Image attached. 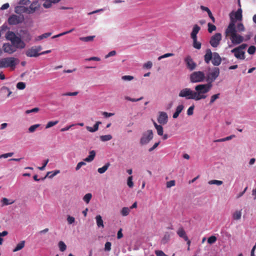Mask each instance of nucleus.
<instances>
[{"label": "nucleus", "instance_id": "f257e3e1", "mask_svg": "<svg viewBox=\"0 0 256 256\" xmlns=\"http://www.w3.org/2000/svg\"><path fill=\"white\" fill-rule=\"evenodd\" d=\"M246 30V28L242 22H238L236 24L233 18L230 16V22L225 30L224 34L226 38L230 40L231 44H228L229 48H232L246 41L250 38V36H243L239 33Z\"/></svg>", "mask_w": 256, "mask_h": 256}, {"label": "nucleus", "instance_id": "f03ea898", "mask_svg": "<svg viewBox=\"0 0 256 256\" xmlns=\"http://www.w3.org/2000/svg\"><path fill=\"white\" fill-rule=\"evenodd\" d=\"M212 84H199L195 86L194 91L196 101L206 98V94L211 90Z\"/></svg>", "mask_w": 256, "mask_h": 256}, {"label": "nucleus", "instance_id": "7ed1b4c3", "mask_svg": "<svg viewBox=\"0 0 256 256\" xmlns=\"http://www.w3.org/2000/svg\"><path fill=\"white\" fill-rule=\"evenodd\" d=\"M6 39L11 42L15 48L18 49H23L26 47V44L21 38L18 36L12 31H8L5 35Z\"/></svg>", "mask_w": 256, "mask_h": 256}, {"label": "nucleus", "instance_id": "20e7f679", "mask_svg": "<svg viewBox=\"0 0 256 256\" xmlns=\"http://www.w3.org/2000/svg\"><path fill=\"white\" fill-rule=\"evenodd\" d=\"M204 60L206 63L209 64L212 60L214 66H218L222 62V58L218 52H212L210 49H207L204 56Z\"/></svg>", "mask_w": 256, "mask_h": 256}, {"label": "nucleus", "instance_id": "39448f33", "mask_svg": "<svg viewBox=\"0 0 256 256\" xmlns=\"http://www.w3.org/2000/svg\"><path fill=\"white\" fill-rule=\"evenodd\" d=\"M40 6L38 2H34L28 8L24 6H16L15 8V12L16 13L24 12L28 14H32L39 8Z\"/></svg>", "mask_w": 256, "mask_h": 256}, {"label": "nucleus", "instance_id": "423d86ee", "mask_svg": "<svg viewBox=\"0 0 256 256\" xmlns=\"http://www.w3.org/2000/svg\"><path fill=\"white\" fill-rule=\"evenodd\" d=\"M19 62V60L14 57L6 58L0 60V68L10 67L14 69Z\"/></svg>", "mask_w": 256, "mask_h": 256}, {"label": "nucleus", "instance_id": "0eeeda50", "mask_svg": "<svg viewBox=\"0 0 256 256\" xmlns=\"http://www.w3.org/2000/svg\"><path fill=\"white\" fill-rule=\"evenodd\" d=\"M209 72L206 76V80L208 84H212V83L217 78L220 74L218 68L214 67L208 69Z\"/></svg>", "mask_w": 256, "mask_h": 256}, {"label": "nucleus", "instance_id": "6e6552de", "mask_svg": "<svg viewBox=\"0 0 256 256\" xmlns=\"http://www.w3.org/2000/svg\"><path fill=\"white\" fill-rule=\"evenodd\" d=\"M178 96L185 98L186 100H193L196 101L195 91L190 88L182 89L178 93Z\"/></svg>", "mask_w": 256, "mask_h": 256}, {"label": "nucleus", "instance_id": "1a4fd4ad", "mask_svg": "<svg viewBox=\"0 0 256 256\" xmlns=\"http://www.w3.org/2000/svg\"><path fill=\"white\" fill-rule=\"evenodd\" d=\"M204 73L202 71L193 72L190 75V80L192 83L202 82L206 79Z\"/></svg>", "mask_w": 256, "mask_h": 256}, {"label": "nucleus", "instance_id": "9d476101", "mask_svg": "<svg viewBox=\"0 0 256 256\" xmlns=\"http://www.w3.org/2000/svg\"><path fill=\"white\" fill-rule=\"evenodd\" d=\"M153 138L152 130H149L144 132L140 139V144L142 146L146 145Z\"/></svg>", "mask_w": 256, "mask_h": 256}, {"label": "nucleus", "instance_id": "9b49d317", "mask_svg": "<svg viewBox=\"0 0 256 256\" xmlns=\"http://www.w3.org/2000/svg\"><path fill=\"white\" fill-rule=\"evenodd\" d=\"M42 49L41 46H34L28 50L26 54L28 57H37L40 56L39 52Z\"/></svg>", "mask_w": 256, "mask_h": 256}, {"label": "nucleus", "instance_id": "f8f14e48", "mask_svg": "<svg viewBox=\"0 0 256 256\" xmlns=\"http://www.w3.org/2000/svg\"><path fill=\"white\" fill-rule=\"evenodd\" d=\"M222 38V36L220 33H216L210 38V43L212 46L216 48L220 44V42Z\"/></svg>", "mask_w": 256, "mask_h": 256}, {"label": "nucleus", "instance_id": "ddd939ff", "mask_svg": "<svg viewBox=\"0 0 256 256\" xmlns=\"http://www.w3.org/2000/svg\"><path fill=\"white\" fill-rule=\"evenodd\" d=\"M24 20V17L20 16L12 15L8 18V22L10 24L16 25L22 23Z\"/></svg>", "mask_w": 256, "mask_h": 256}, {"label": "nucleus", "instance_id": "4468645a", "mask_svg": "<svg viewBox=\"0 0 256 256\" xmlns=\"http://www.w3.org/2000/svg\"><path fill=\"white\" fill-rule=\"evenodd\" d=\"M230 16L234 18V20L235 21L236 24V21H238V22H242L241 21L242 19V10L241 8H238L236 12H232L230 14Z\"/></svg>", "mask_w": 256, "mask_h": 256}, {"label": "nucleus", "instance_id": "2eb2a0df", "mask_svg": "<svg viewBox=\"0 0 256 256\" xmlns=\"http://www.w3.org/2000/svg\"><path fill=\"white\" fill-rule=\"evenodd\" d=\"M2 50L4 52L8 54H12L17 50L12 42L11 44L8 42L4 44L2 46Z\"/></svg>", "mask_w": 256, "mask_h": 256}, {"label": "nucleus", "instance_id": "dca6fc26", "mask_svg": "<svg viewBox=\"0 0 256 256\" xmlns=\"http://www.w3.org/2000/svg\"><path fill=\"white\" fill-rule=\"evenodd\" d=\"M231 53L234 54V56L238 60H244L245 59V52L242 51L236 47L232 50Z\"/></svg>", "mask_w": 256, "mask_h": 256}, {"label": "nucleus", "instance_id": "f3484780", "mask_svg": "<svg viewBox=\"0 0 256 256\" xmlns=\"http://www.w3.org/2000/svg\"><path fill=\"white\" fill-rule=\"evenodd\" d=\"M168 120V116L166 112H159V116L158 118V122L161 124H166Z\"/></svg>", "mask_w": 256, "mask_h": 256}, {"label": "nucleus", "instance_id": "a211bd4d", "mask_svg": "<svg viewBox=\"0 0 256 256\" xmlns=\"http://www.w3.org/2000/svg\"><path fill=\"white\" fill-rule=\"evenodd\" d=\"M184 60H185V62H186V66H187L188 68L190 70H192L194 69H195V68L196 66V64L193 61L192 59V58L190 56H187L185 58Z\"/></svg>", "mask_w": 256, "mask_h": 256}, {"label": "nucleus", "instance_id": "6ab92c4d", "mask_svg": "<svg viewBox=\"0 0 256 256\" xmlns=\"http://www.w3.org/2000/svg\"><path fill=\"white\" fill-rule=\"evenodd\" d=\"M15 200L12 199H8L6 198H2L0 200L1 206L2 207L13 204Z\"/></svg>", "mask_w": 256, "mask_h": 256}, {"label": "nucleus", "instance_id": "aec40b11", "mask_svg": "<svg viewBox=\"0 0 256 256\" xmlns=\"http://www.w3.org/2000/svg\"><path fill=\"white\" fill-rule=\"evenodd\" d=\"M101 124L102 122H100L98 121L96 122L93 127L86 126V129L90 132H96L98 130L99 125Z\"/></svg>", "mask_w": 256, "mask_h": 256}, {"label": "nucleus", "instance_id": "412c9836", "mask_svg": "<svg viewBox=\"0 0 256 256\" xmlns=\"http://www.w3.org/2000/svg\"><path fill=\"white\" fill-rule=\"evenodd\" d=\"M200 28L197 24L194 25L192 30L190 34V37L192 38H197V34L199 32Z\"/></svg>", "mask_w": 256, "mask_h": 256}, {"label": "nucleus", "instance_id": "4be33fe9", "mask_svg": "<svg viewBox=\"0 0 256 256\" xmlns=\"http://www.w3.org/2000/svg\"><path fill=\"white\" fill-rule=\"evenodd\" d=\"M184 108V106L182 104H179L176 109V111L173 114L172 118H176L180 113L182 112V110Z\"/></svg>", "mask_w": 256, "mask_h": 256}, {"label": "nucleus", "instance_id": "5701e85b", "mask_svg": "<svg viewBox=\"0 0 256 256\" xmlns=\"http://www.w3.org/2000/svg\"><path fill=\"white\" fill-rule=\"evenodd\" d=\"M96 156V152L94 150H92L90 152H89V156L86 158L84 160V162H92Z\"/></svg>", "mask_w": 256, "mask_h": 256}, {"label": "nucleus", "instance_id": "b1692460", "mask_svg": "<svg viewBox=\"0 0 256 256\" xmlns=\"http://www.w3.org/2000/svg\"><path fill=\"white\" fill-rule=\"evenodd\" d=\"M177 234L180 237L183 238L184 240H188V236L182 228H178L177 231Z\"/></svg>", "mask_w": 256, "mask_h": 256}, {"label": "nucleus", "instance_id": "393cba45", "mask_svg": "<svg viewBox=\"0 0 256 256\" xmlns=\"http://www.w3.org/2000/svg\"><path fill=\"white\" fill-rule=\"evenodd\" d=\"M96 223L98 228H104V221L101 216L97 215L96 218Z\"/></svg>", "mask_w": 256, "mask_h": 256}, {"label": "nucleus", "instance_id": "a878e982", "mask_svg": "<svg viewBox=\"0 0 256 256\" xmlns=\"http://www.w3.org/2000/svg\"><path fill=\"white\" fill-rule=\"evenodd\" d=\"M242 212L241 210H236L232 215V218L234 220H240L242 217Z\"/></svg>", "mask_w": 256, "mask_h": 256}, {"label": "nucleus", "instance_id": "bb28decb", "mask_svg": "<svg viewBox=\"0 0 256 256\" xmlns=\"http://www.w3.org/2000/svg\"><path fill=\"white\" fill-rule=\"evenodd\" d=\"M110 166V164L109 162H107L102 167L98 169V172L100 174L104 173L107 170Z\"/></svg>", "mask_w": 256, "mask_h": 256}, {"label": "nucleus", "instance_id": "cd10ccee", "mask_svg": "<svg viewBox=\"0 0 256 256\" xmlns=\"http://www.w3.org/2000/svg\"><path fill=\"white\" fill-rule=\"evenodd\" d=\"M155 128L157 130V133L159 136L163 135V128L161 125L158 124L156 122H154Z\"/></svg>", "mask_w": 256, "mask_h": 256}, {"label": "nucleus", "instance_id": "c85d7f7f", "mask_svg": "<svg viewBox=\"0 0 256 256\" xmlns=\"http://www.w3.org/2000/svg\"><path fill=\"white\" fill-rule=\"evenodd\" d=\"M24 244L25 242L24 240L21 241L16 245V248L13 250V252H16L18 250H20L24 248Z\"/></svg>", "mask_w": 256, "mask_h": 256}, {"label": "nucleus", "instance_id": "c756f323", "mask_svg": "<svg viewBox=\"0 0 256 256\" xmlns=\"http://www.w3.org/2000/svg\"><path fill=\"white\" fill-rule=\"evenodd\" d=\"M22 34H24L23 38L25 41L28 42L32 40V36L28 31H23Z\"/></svg>", "mask_w": 256, "mask_h": 256}, {"label": "nucleus", "instance_id": "7c9ffc66", "mask_svg": "<svg viewBox=\"0 0 256 256\" xmlns=\"http://www.w3.org/2000/svg\"><path fill=\"white\" fill-rule=\"evenodd\" d=\"M112 138V136L110 134H106L101 136L100 137V139L102 142H105L107 141H109L111 140Z\"/></svg>", "mask_w": 256, "mask_h": 256}, {"label": "nucleus", "instance_id": "2f4dec72", "mask_svg": "<svg viewBox=\"0 0 256 256\" xmlns=\"http://www.w3.org/2000/svg\"><path fill=\"white\" fill-rule=\"evenodd\" d=\"M170 235L169 234V232H166L164 234L162 240V243L163 244H165L167 243L169 241V240L170 239Z\"/></svg>", "mask_w": 256, "mask_h": 256}, {"label": "nucleus", "instance_id": "473e14b6", "mask_svg": "<svg viewBox=\"0 0 256 256\" xmlns=\"http://www.w3.org/2000/svg\"><path fill=\"white\" fill-rule=\"evenodd\" d=\"M130 212V208L128 207H124L122 208L120 214L124 216H128Z\"/></svg>", "mask_w": 256, "mask_h": 256}, {"label": "nucleus", "instance_id": "72a5a7b5", "mask_svg": "<svg viewBox=\"0 0 256 256\" xmlns=\"http://www.w3.org/2000/svg\"><path fill=\"white\" fill-rule=\"evenodd\" d=\"M52 34V33L51 32H46V33H44L40 36H38V37H36V41H38V40H40L44 38H47L48 37L50 36H51Z\"/></svg>", "mask_w": 256, "mask_h": 256}, {"label": "nucleus", "instance_id": "f704fd0d", "mask_svg": "<svg viewBox=\"0 0 256 256\" xmlns=\"http://www.w3.org/2000/svg\"><path fill=\"white\" fill-rule=\"evenodd\" d=\"M94 38V36H88L86 37H81L80 38V40L82 42H88L92 41Z\"/></svg>", "mask_w": 256, "mask_h": 256}, {"label": "nucleus", "instance_id": "c9c22d12", "mask_svg": "<svg viewBox=\"0 0 256 256\" xmlns=\"http://www.w3.org/2000/svg\"><path fill=\"white\" fill-rule=\"evenodd\" d=\"M40 126V124H35L30 126L28 129V132L30 133L34 132Z\"/></svg>", "mask_w": 256, "mask_h": 256}, {"label": "nucleus", "instance_id": "e433bc0d", "mask_svg": "<svg viewBox=\"0 0 256 256\" xmlns=\"http://www.w3.org/2000/svg\"><path fill=\"white\" fill-rule=\"evenodd\" d=\"M220 94H214L210 96V104H212L217 99L220 98Z\"/></svg>", "mask_w": 256, "mask_h": 256}, {"label": "nucleus", "instance_id": "4c0bfd02", "mask_svg": "<svg viewBox=\"0 0 256 256\" xmlns=\"http://www.w3.org/2000/svg\"><path fill=\"white\" fill-rule=\"evenodd\" d=\"M193 40V46L198 50L201 48V43L197 41V38H192Z\"/></svg>", "mask_w": 256, "mask_h": 256}, {"label": "nucleus", "instance_id": "58836bf2", "mask_svg": "<svg viewBox=\"0 0 256 256\" xmlns=\"http://www.w3.org/2000/svg\"><path fill=\"white\" fill-rule=\"evenodd\" d=\"M92 198V194L90 193L86 194L83 198L84 201L86 203L88 204Z\"/></svg>", "mask_w": 256, "mask_h": 256}, {"label": "nucleus", "instance_id": "ea45409f", "mask_svg": "<svg viewBox=\"0 0 256 256\" xmlns=\"http://www.w3.org/2000/svg\"><path fill=\"white\" fill-rule=\"evenodd\" d=\"M58 246L61 252H64L66 248V246L62 241H60L58 244Z\"/></svg>", "mask_w": 256, "mask_h": 256}, {"label": "nucleus", "instance_id": "a19ab883", "mask_svg": "<svg viewBox=\"0 0 256 256\" xmlns=\"http://www.w3.org/2000/svg\"><path fill=\"white\" fill-rule=\"evenodd\" d=\"M208 183L210 184H216L217 186H220L222 184L223 182L222 180H210Z\"/></svg>", "mask_w": 256, "mask_h": 256}, {"label": "nucleus", "instance_id": "79ce46f5", "mask_svg": "<svg viewBox=\"0 0 256 256\" xmlns=\"http://www.w3.org/2000/svg\"><path fill=\"white\" fill-rule=\"evenodd\" d=\"M58 120L50 121L47 123V124L46 126V128H49L56 125V124H58Z\"/></svg>", "mask_w": 256, "mask_h": 256}, {"label": "nucleus", "instance_id": "37998d69", "mask_svg": "<svg viewBox=\"0 0 256 256\" xmlns=\"http://www.w3.org/2000/svg\"><path fill=\"white\" fill-rule=\"evenodd\" d=\"M216 240H217V238L216 236H212L208 238V242L209 244H212L215 243L216 242Z\"/></svg>", "mask_w": 256, "mask_h": 256}, {"label": "nucleus", "instance_id": "c03bdc74", "mask_svg": "<svg viewBox=\"0 0 256 256\" xmlns=\"http://www.w3.org/2000/svg\"><path fill=\"white\" fill-rule=\"evenodd\" d=\"M256 50V48L255 47V46H251L248 48V52L250 54H254L255 53Z\"/></svg>", "mask_w": 256, "mask_h": 256}, {"label": "nucleus", "instance_id": "a18cd8bd", "mask_svg": "<svg viewBox=\"0 0 256 256\" xmlns=\"http://www.w3.org/2000/svg\"><path fill=\"white\" fill-rule=\"evenodd\" d=\"M208 31L210 33L212 32L213 31L216 30V26L214 25L211 24L210 23H208Z\"/></svg>", "mask_w": 256, "mask_h": 256}, {"label": "nucleus", "instance_id": "49530a36", "mask_svg": "<svg viewBox=\"0 0 256 256\" xmlns=\"http://www.w3.org/2000/svg\"><path fill=\"white\" fill-rule=\"evenodd\" d=\"M134 77L132 76H124L122 77V79L124 81H131L133 80Z\"/></svg>", "mask_w": 256, "mask_h": 256}, {"label": "nucleus", "instance_id": "de8ad7c7", "mask_svg": "<svg viewBox=\"0 0 256 256\" xmlns=\"http://www.w3.org/2000/svg\"><path fill=\"white\" fill-rule=\"evenodd\" d=\"M194 106L192 105L187 110V114L189 116H192L194 114Z\"/></svg>", "mask_w": 256, "mask_h": 256}, {"label": "nucleus", "instance_id": "09e8293b", "mask_svg": "<svg viewBox=\"0 0 256 256\" xmlns=\"http://www.w3.org/2000/svg\"><path fill=\"white\" fill-rule=\"evenodd\" d=\"M127 184L130 188H132L134 186V183L132 182V176H130L128 178L127 180Z\"/></svg>", "mask_w": 256, "mask_h": 256}, {"label": "nucleus", "instance_id": "8fccbe9b", "mask_svg": "<svg viewBox=\"0 0 256 256\" xmlns=\"http://www.w3.org/2000/svg\"><path fill=\"white\" fill-rule=\"evenodd\" d=\"M78 94V92H68L62 94V96H76Z\"/></svg>", "mask_w": 256, "mask_h": 256}, {"label": "nucleus", "instance_id": "3c124183", "mask_svg": "<svg viewBox=\"0 0 256 256\" xmlns=\"http://www.w3.org/2000/svg\"><path fill=\"white\" fill-rule=\"evenodd\" d=\"M16 88L19 90H24L26 88V84L24 82H18L16 84Z\"/></svg>", "mask_w": 256, "mask_h": 256}, {"label": "nucleus", "instance_id": "603ef678", "mask_svg": "<svg viewBox=\"0 0 256 256\" xmlns=\"http://www.w3.org/2000/svg\"><path fill=\"white\" fill-rule=\"evenodd\" d=\"M174 54L173 53H167L162 55L158 58V60H160L162 58H166L170 56H173Z\"/></svg>", "mask_w": 256, "mask_h": 256}, {"label": "nucleus", "instance_id": "864d4df0", "mask_svg": "<svg viewBox=\"0 0 256 256\" xmlns=\"http://www.w3.org/2000/svg\"><path fill=\"white\" fill-rule=\"evenodd\" d=\"M67 221L69 224H72L74 222L75 218L74 217L68 215L67 216Z\"/></svg>", "mask_w": 256, "mask_h": 256}, {"label": "nucleus", "instance_id": "5fc2aeb1", "mask_svg": "<svg viewBox=\"0 0 256 256\" xmlns=\"http://www.w3.org/2000/svg\"><path fill=\"white\" fill-rule=\"evenodd\" d=\"M112 244L111 242H108L105 244L104 245V250L106 252H109L111 250Z\"/></svg>", "mask_w": 256, "mask_h": 256}, {"label": "nucleus", "instance_id": "6e6d98bb", "mask_svg": "<svg viewBox=\"0 0 256 256\" xmlns=\"http://www.w3.org/2000/svg\"><path fill=\"white\" fill-rule=\"evenodd\" d=\"M13 154H14L13 152H8V153H6V154H1V155H0V159L2 158H6L8 157H10V156H12Z\"/></svg>", "mask_w": 256, "mask_h": 256}, {"label": "nucleus", "instance_id": "4d7b16f0", "mask_svg": "<svg viewBox=\"0 0 256 256\" xmlns=\"http://www.w3.org/2000/svg\"><path fill=\"white\" fill-rule=\"evenodd\" d=\"M176 182L175 180H172L170 181H168L166 182V188H170L172 186H175Z\"/></svg>", "mask_w": 256, "mask_h": 256}, {"label": "nucleus", "instance_id": "13d9d810", "mask_svg": "<svg viewBox=\"0 0 256 256\" xmlns=\"http://www.w3.org/2000/svg\"><path fill=\"white\" fill-rule=\"evenodd\" d=\"M86 164L84 162H79L76 167V170H78L82 166H85Z\"/></svg>", "mask_w": 256, "mask_h": 256}, {"label": "nucleus", "instance_id": "bf43d9fd", "mask_svg": "<svg viewBox=\"0 0 256 256\" xmlns=\"http://www.w3.org/2000/svg\"><path fill=\"white\" fill-rule=\"evenodd\" d=\"M39 111V108H35L32 110H28L26 111V114H29L32 112H37Z\"/></svg>", "mask_w": 256, "mask_h": 256}, {"label": "nucleus", "instance_id": "052dcab7", "mask_svg": "<svg viewBox=\"0 0 256 256\" xmlns=\"http://www.w3.org/2000/svg\"><path fill=\"white\" fill-rule=\"evenodd\" d=\"M152 62L150 61H148V62H146L144 64V68H147V69H150L152 68Z\"/></svg>", "mask_w": 256, "mask_h": 256}, {"label": "nucleus", "instance_id": "680f3d73", "mask_svg": "<svg viewBox=\"0 0 256 256\" xmlns=\"http://www.w3.org/2000/svg\"><path fill=\"white\" fill-rule=\"evenodd\" d=\"M160 144V142H156L152 147H151L150 148L148 149V152H152L154 150H155L158 146Z\"/></svg>", "mask_w": 256, "mask_h": 256}, {"label": "nucleus", "instance_id": "e2e57ef3", "mask_svg": "<svg viewBox=\"0 0 256 256\" xmlns=\"http://www.w3.org/2000/svg\"><path fill=\"white\" fill-rule=\"evenodd\" d=\"M49 162V160L48 159H46V160H44V163H43V165L41 167H38V168L40 170H44L45 168V167L46 166V164H48V162Z\"/></svg>", "mask_w": 256, "mask_h": 256}, {"label": "nucleus", "instance_id": "0e129e2a", "mask_svg": "<svg viewBox=\"0 0 256 256\" xmlns=\"http://www.w3.org/2000/svg\"><path fill=\"white\" fill-rule=\"evenodd\" d=\"M155 254L156 256H168L162 250H157L155 251Z\"/></svg>", "mask_w": 256, "mask_h": 256}, {"label": "nucleus", "instance_id": "69168bd1", "mask_svg": "<svg viewBox=\"0 0 256 256\" xmlns=\"http://www.w3.org/2000/svg\"><path fill=\"white\" fill-rule=\"evenodd\" d=\"M52 3V2H51L50 1H48V0H47L44 3L43 6L45 8H49L51 6Z\"/></svg>", "mask_w": 256, "mask_h": 256}, {"label": "nucleus", "instance_id": "338daca9", "mask_svg": "<svg viewBox=\"0 0 256 256\" xmlns=\"http://www.w3.org/2000/svg\"><path fill=\"white\" fill-rule=\"evenodd\" d=\"M116 54V52L115 50H112L108 53L106 56L105 58H108L112 56H114Z\"/></svg>", "mask_w": 256, "mask_h": 256}, {"label": "nucleus", "instance_id": "774afa93", "mask_svg": "<svg viewBox=\"0 0 256 256\" xmlns=\"http://www.w3.org/2000/svg\"><path fill=\"white\" fill-rule=\"evenodd\" d=\"M102 114L105 118H108V117H110V116H114V113L108 112H102Z\"/></svg>", "mask_w": 256, "mask_h": 256}]
</instances>
